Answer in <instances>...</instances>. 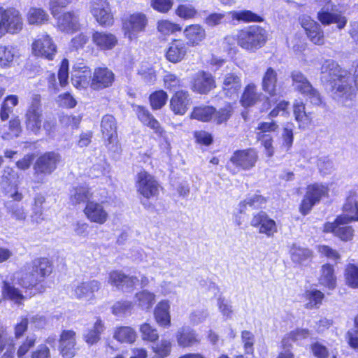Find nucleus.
Here are the masks:
<instances>
[{"instance_id":"nucleus-1","label":"nucleus","mask_w":358,"mask_h":358,"mask_svg":"<svg viewBox=\"0 0 358 358\" xmlns=\"http://www.w3.org/2000/svg\"><path fill=\"white\" fill-rule=\"evenodd\" d=\"M320 73L322 79L331 85L334 99L344 106H349L354 98L353 82L358 89V64L355 70V79L348 71L341 69L332 60L324 62Z\"/></svg>"},{"instance_id":"nucleus-2","label":"nucleus","mask_w":358,"mask_h":358,"mask_svg":"<svg viewBox=\"0 0 358 358\" xmlns=\"http://www.w3.org/2000/svg\"><path fill=\"white\" fill-rule=\"evenodd\" d=\"M23 28V17L18 9L0 6V38L6 34H18Z\"/></svg>"},{"instance_id":"nucleus-3","label":"nucleus","mask_w":358,"mask_h":358,"mask_svg":"<svg viewBox=\"0 0 358 358\" xmlns=\"http://www.w3.org/2000/svg\"><path fill=\"white\" fill-rule=\"evenodd\" d=\"M267 40L266 31L259 26H251L238 31L237 43L242 48L255 51L262 47Z\"/></svg>"},{"instance_id":"nucleus-4","label":"nucleus","mask_w":358,"mask_h":358,"mask_svg":"<svg viewBox=\"0 0 358 358\" xmlns=\"http://www.w3.org/2000/svg\"><path fill=\"white\" fill-rule=\"evenodd\" d=\"M353 220H358V216L350 212H345L338 216L334 222H327L324 226V231L333 233L343 241L351 240L354 235V230L347 224Z\"/></svg>"},{"instance_id":"nucleus-5","label":"nucleus","mask_w":358,"mask_h":358,"mask_svg":"<svg viewBox=\"0 0 358 358\" xmlns=\"http://www.w3.org/2000/svg\"><path fill=\"white\" fill-rule=\"evenodd\" d=\"M19 175L13 168L6 166L2 171L1 187L5 196L13 201L20 202L24 194L19 190Z\"/></svg>"},{"instance_id":"nucleus-6","label":"nucleus","mask_w":358,"mask_h":358,"mask_svg":"<svg viewBox=\"0 0 358 358\" xmlns=\"http://www.w3.org/2000/svg\"><path fill=\"white\" fill-rule=\"evenodd\" d=\"M60 161L61 155L55 152H47L38 157L34 164L37 182H43V176L54 172Z\"/></svg>"},{"instance_id":"nucleus-7","label":"nucleus","mask_w":358,"mask_h":358,"mask_svg":"<svg viewBox=\"0 0 358 358\" xmlns=\"http://www.w3.org/2000/svg\"><path fill=\"white\" fill-rule=\"evenodd\" d=\"M148 21L147 15L141 12H136L126 17L122 24L124 36L129 41L136 39L138 34L145 31Z\"/></svg>"},{"instance_id":"nucleus-8","label":"nucleus","mask_w":358,"mask_h":358,"mask_svg":"<svg viewBox=\"0 0 358 358\" xmlns=\"http://www.w3.org/2000/svg\"><path fill=\"white\" fill-rule=\"evenodd\" d=\"M159 183L155 177L148 172L143 170L138 172L136 176L137 192L145 199H150L159 194Z\"/></svg>"},{"instance_id":"nucleus-9","label":"nucleus","mask_w":358,"mask_h":358,"mask_svg":"<svg viewBox=\"0 0 358 358\" xmlns=\"http://www.w3.org/2000/svg\"><path fill=\"white\" fill-rule=\"evenodd\" d=\"M89 10L96 22L101 26H110L113 23V15L108 0H91Z\"/></svg>"},{"instance_id":"nucleus-10","label":"nucleus","mask_w":358,"mask_h":358,"mask_svg":"<svg viewBox=\"0 0 358 358\" xmlns=\"http://www.w3.org/2000/svg\"><path fill=\"white\" fill-rule=\"evenodd\" d=\"M43 120L41 96L34 94L25 114V124L27 129L36 134L39 131Z\"/></svg>"},{"instance_id":"nucleus-11","label":"nucleus","mask_w":358,"mask_h":358,"mask_svg":"<svg viewBox=\"0 0 358 358\" xmlns=\"http://www.w3.org/2000/svg\"><path fill=\"white\" fill-rule=\"evenodd\" d=\"M32 52L35 56L52 60L57 52L56 45L48 34H41L32 43Z\"/></svg>"},{"instance_id":"nucleus-12","label":"nucleus","mask_w":358,"mask_h":358,"mask_svg":"<svg viewBox=\"0 0 358 358\" xmlns=\"http://www.w3.org/2000/svg\"><path fill=\"white\" fill-rule=\"evenodd\" d=\"M299 20L308 38L313 43L317 45H322L324 44V31L319 23L308 15L301 16Z\"/></svg>"},{"instance_id":"nucleus-13","label":"nucleus","mask_w":358,"mask_h":358,"mask_svg":"<svg viewBox=\"0 0 358 358\" xmlns=\"http://www.w3.org/2000/svg\"><path fill=\"white\" fill-rule=\"evenodd\" d=\"M258 160V154L254 148L238 150L234 152L230 162L243 170H250L253 168Z\"/></svg>"},{"instance_id":"nucleus-14","label":"nucleus","mask_w":358,"mask_h":358,"mask_svg":"<svg viewBox=\"0 0 358 358\" xmlns=\"http://www.w3.org/2000/svg\"><path fill=\"white\" fill-rule=\"evenodd\" d=\"M101 287V283L96 280L79 282L73 287V296L82 301H91L95 299L94 293Z\"/></svg>"},{"instance_id":"nucleus-15","label":"nucleus","mask_w":358,"mask_h":358,"mask_svg":"<svg viewBox=\"0 0 358 358\" xmlns=\"http://www.w3.org/2000/svg\"><path fill=\"white\" fill-rule=\"evenodd\" d=\"M216 83L214 77L209 72L198 71L192 82V90L201 94H207L215 88Z\"/></svg>"},{"instance_id":"nucleus-16","label":"nucleus","mask_w":358,"mask_h":358,"mask_svg":"<svg viewBox=\"0 0 358 358\" xmlns=\"http://www.w3.org/2000/svg\"><path fill=\"white\" fill-rule=\"evenodd\" d=\"M138 282L136 276L127 275L121 271L115 270L108 273V283L122 291L131 290Z\"/></svg>"},{"instance_id":"nucleus-17","label":"nucleus","mask_w":358,"mask_h":358,"mask_svg":"<svg viewBox=\"0 0 358 358\" xmlns=\"http://www.w3.org/2000/svg\"><path fill=\"white\" fill-rule=\"evenodd\" d=\"M83 213L89 221L99 224H104L108 219V213L104 208L103 202L88 201Z\"/></svg>"},{"instance_id":"nucleus-18","label":"nucleus","mask_w":358,"mask_h":358,"mask_svg":"<svg viewBox=\"0 0 358 358\" xmlns=\"http://www.w3.org/2000/svg\"><path fill=\"white\" fill-rule=\"evenodd\" d=\"M115 76L112 71L106 67H99L94 69L90 87L94 90H100L112 85Z\"/></svg>"},{"instance_id":"nucleus-19","label":"nucleus","mask_w":358,"mask_h":358,"mask_svg":"<svg viewBox=\"0 0 358 358\" xmlns=\"http://www.w3.org/2000/svg\"><path fill=\"white\" fill-rule=\"evenodd\" d=\"M76 333L71 330L62 331L59 339V352L63 358H73L76 352Z\"/></svg>"},{"instance_id":"nucleus-20","label":"nucleus","mask_w":358,"mask_h":358,"mask_svg":"<svg viewBox=\"0 0 358 358\" xmlns=\"http://www.w3.org/2000/svg\"><path fill=\"white\" fill-rule=\"evenodd\" d=\"M92 72L89 67L83 64H78L73 66L71 82L77 89H85L90 85Z\"/></svg>"},{"instance_id":"nucleus-21","label":"nucleus","mask_w":358,"mask_h":358,"mask_svg":"<svg viewBox=\"0 0 358 358\" xmlns=\"http://www.w3.org/2000/svg\"><path fill=\"white\" fill-rule=\"evenodd\" d=\"M317 18L324 26L336 24L340 29L344 28L347 19L341 13L330 12L329 7L323 6L317 13Z\"/></svg>"},{"instance_id":"nucleus-22","label":"nucleus","mask_w":358,"mask_h":358,"mask_svg":"<svg viewBox=\"0 0 358 358\" xmlns=\"http://www.w3.org/2000/svg\"><path fill=\"white\" fill-rule=\"evenodd\" d=\"M191 103V99L187 91H177L170 99V108L176 115H184Z\"/></svg>"},{"instance_id":"nucleus-23","label":"nucleus","mask_w":358,"mask_h":358,"mask_svg":"<svg viewBox=\"0 0 358 358\" xmlns=\"http://www.w3.org/2000/svg\"><path fill=\"white\" fill-rule=\"evenodd\" d=\"M57 27L64 32L73 33L80 28L78 15L73 12H66L57 17Z\"/></svg>"},{"instance_id":"nucleus-24","label":"nucleus","mask_w":358,"mask_h":358,"mask_svg":"<svg viewBox=\"0 0 358 358\" xmlns=\"http://www.w3.org/2000/svg\"><path fill=\"white\" fill-rule=\"evenodd\" d=\"M93 43L101 50H109L115 47L118 40L116 36L107 31H95L92 36Z\"/></svg>"},{"instance_id":"nucleus-25","label":"nucleus","mask_w":358,"mask_h":358,"mask_svg":"<svg viewBox=\"0 0 358 358\" xmlns=\"http://www.w3.org/2000/svg\"><path fill=\"white\" fill-rule=\"evenodd\" d=\"M241 86V79L238 75L234 73H228L224 76L222 90L227 96L230 98L237 97Z\"/></svg>"},{"instance_id":"nucleus-26","label":"nucleus","mask_w":358,"mask_h":358,"mask_svg":"<svg viewBox=\"0 0 358 358\" xmlns=\"http://www.w3.org/2000/svg\"><path fill=\"white\" fill-rule=\"evenodd\" d=\"M171 305L168 300L160 301L154 309V317L157 324L162 327L168 328L171 324Z\"/></svg>"},{"instance_id":"nucleus-27","label":"nucleus","mask_w":358,"mask_h":358,"mask_svg":"<svg viewBox=\"0 0 358 358\" xmlns=\"http://www.w3.org/2000/svg\"><path fill=\"white\" fill-rule=\"evenodd\" d=\"M187 43L181 40H174L166 51V58L172 63L182 61L187 52Z\"/></svg>"},{"instance_id":"nucleus-28","label":"nucleus","mask_w":358,"mask_h":358,"mask_svg":"<svg viewBox=\"0 0 358 358\" xmlns=\"http://www.w3.org/2000/svg\"><path fill=\"white\" fill-rule=\"evenodd\" d=\"M184 36L187 41V45L195 46L203 41L206 33L205 29L199 24H192L187 26L183 31Z\"/></svg>"},{"instance_id":"nucleus-29","label":"nucleus","mask_w":358,"mask_h":358,"mask_svg":"<svg viewBox=\"0 0 358 358\" xmlns=\"http://www.w3.org/2000/svg\"><path fill=\"white\" fill-rule=\"evenodd\" d=\"M178 345L187 348L200 343L198 334L193 329L186 327L180 328L176 334Z\"/></svg>"},{"instance_id":"nucleus-30","label":"nucleus","mask_w":358,"mask_h":358,"mask_svg":"<svg viewBox=\"0 0 358 358\" xmlns=\"http://www.w3.org/2000/svg\"><path fill=\"white\" fill-rule=\"evenodd\" d=\"M133 108L137 114L138 118L143 124L149 127L156 133L162 134L163 132L159 122L145 108L141 106H133Z\"/></svg>"},{"instance_id":"nucleus-31","label":"nucleus","mask_w":358,"mask_h":358,"mask_svg":"<svg viewBox=\"0 0 358 358\" xmlns=\"http://www.w3.org/2000/svg\"><path fill=\"white\" fill-rule=\"evenodd\" d=\"M17 48L12 45L0 44V67L6 69L10 67L15 59L18 58Z\"/></svg>"},{"instance_id":"nucleus-32","label":"nucleus","mask_w":358,"mask_h":358,"mask_svg":"<svg viewBox=\"0 0 358 358\" xmlns=\"http://www.w3.org/2000/svg\"><path fill=\"white\" fill-rule=\"evenodd\" d=\"M26 19L29 25L41 26L50 19L45 10L38 7H31L26 13Z\"/></svg>"},{"instance_id":"nucleus-33","label":"nucleus","mask_w":358,"mask_h":358,"mask_svg":"<svg viewBox=\"0 0 358 358\" xmlns=\"http://www.w3.org/2000/svg\"><path fill=\"white\" fill-rule=\"evenodd\" d=\"M30 264L34 270L39 282L43 281L52 271V265L46 258L34 259Z\"/></svg>"},{"instance_id":"nucleus-34","label":"nucleus","mask_w":358,"mask_h":358,"mask_svg":"<svg viewBox=\"0 0 358 358\" xmlns=\"http://www.w3.org/2000/svg\"><path fill=\"white\" fill-rule=\"evenodd\" d=\"M318 280L320 285L330 289H334L336 285V277L333 266L328 264L322 265L320 268Z\"/></svg>"},{"instance_id":"nucleus-35","label":"nucleus","mask_w":358,"mask_h":358,"mask_svg":"<svg viewBox=\"0 0 358 358\" xmlns=\"http://www.w3.org/2000/svg\"><path fill=\"white\" fill-rule=\"evenodd\" d=\"M156 301L155 293L147 289L136 292L134 296V304L142 310H149Z\"/></svg>"},{"instance_id":"nucleus-36","label":"nucleus","mask_w":358,"mask_h":358,"mask_svg":"<svg viewBox=\"0 0 358 358\" xmlns=\"http://www.w3.org/2000/svg\"><path fill=\"white\" fill-rule=\"evenodd\" d=\"M293 108L294 115L299 127L306 128L310 125L312 121V114L306 111L305 105L302 102L296 101Z\"/></svg>"},{"instance_id":"nucleus-37","label":"nucleus","mask_w":358,"mask_h":358,"mask_svg":"<svg viewBox=\"0 0 358 358\" xmlns=\"http://www.w3.org/2000/svg\"><path fill=\"white\" fill-rule=\"evenodd\" d=\"M45 197L41 193L35 194L31 204V221L34 223H41L43 220V204Z\"/></svg>"},{"instance_id":"nucleus-38","label":"nucleus","mask_w":358,"mask_h":358,"mask_svg":"<svg viewBox=\"0 0 358 358\" xmlns=\"http://www.w3.org/2000/svg\"><path fill=\"white\" fill-rule=\"evenodd\" d=\"M17 280L24 287H30L39 282L31 264L24 266L19 273Z\"/></svg>"},{"instance_id":"nucleus-39","label":"nucleus","mask_w":358,"mask_h":358,"mask_svg":"<svg viewBox=\"0 0 358 358\" xmlns=\"http://www.w3.org/2000/svg\"><path fill=\"white\" fill-rule=\"evenodd\" d=\"M290 256L293 262L305 264L313 257V252L308 248H302L294 244L290 249Z\"/></svg>"},{"instance_id":"nucleus-40","label":"nucleus","mask_w":358,"mask_h":358,"mask_svg":"<svg viewBox=\"0 0 358 358\" xmlns=\"http://www.w3.org/2000/svg\"><path fill=\"white\" fill-rule=\"evenodd\" d=\"M277 80V72L271 67L268 68L262 78L263 90L273 95L276 90Z\"/></svg>"},{"instance_id":"nucleus-41","label":"nucleus","mask_w":358,"mask_h":358,"mask_svg":"<svg viewBox=\"0 0 358 358\" xmlns=\"http://www.w3.org/2000/svg\"><path fill=\"white\" fill-rule=\"evenodd\" d=\"M101 131L105 138L110 143L116 135L117 124L115 117L111 115H106L102 117L101 123Z\"/></svg>"},{"instance_id":"nucleus-42","label":"nucleus","mask_w":358,"mask_h":358,"mask_svg":"<svg viewBox=\"0 0 358 358\" xmlns=\"http://www.w3.org/2000/svg\"><path fill=\"white\" fill-rule=\"evenodd\" d=\"M291 78L293 87L301 94H304L308 90H311L312 85L301 71H294Z\"/></svg>"},{"instance_id":"nucleus-43","label":"nucleus","mask_w":358,"mask_h":358,"mask_svg":"<svg viewBox=\"0 0 358 358\" xmlns=\"http://www.w3.org/2000/svg\"><path fill=\"white\" fill-rule=\"evenodd\" d=\"M22 131L20 120L18 117L11 119L8 126H4L1 131V137L5 140L17 138Z\"/></svg>"},{"instance_id":"nucleus-44","label":"nucleus","mask_w":358,"mask_h":358,"mask_svg":"<svg viewBox=\"0 0 358 358\" xmlns=\"http://www.w3.org/2000/svg\"><path fill=\"white\" fill-rule=\"evenodd\" d=\"M266 203V199L262 195L253 194L248 196L240 203V212L243 213L248 208L252 209L262 208Z\"/></svg>"},{"instance_id":"nucleus-45","label":"nucleus","mask_w":358,"mask_h":358,"mask_svg":"<svg viewBox=\"0 0 358 358\" xmlns=\"http://www.w3.org/2000/svg\"><path fill=\"white\" fill-rule=\"evenodd\" d=\"M259 98V94L257 92V86L254 83L247 85L241 96V102L245 107H249L254 105Z\"/></svg>"},{"instance_id":"nucleus-46","label":"nucleus","mask_w":358,"mask_h":358,"mask_svg":"<svg viewBox=\"0 0 358 358\" xmlns=\"http://www.w3.org/2000/svg\"><path fill=\"white\" fill-rule=\"evenodd\" d=\"M215 112V108L210 106H200L193 108L191 113L192 119L202 122H208L213 119V115Z\"/></svg>"},{"instance_id":"nucleus-47","label":"nucleus","mask_w":358,"mask_h":358,"mask_svg":"<svg viewBox=\"0 0 358 358\" xmlns=\"http://www.w3.org/2000/svg\"><path fill=\"white\" fill-rule=\"evenodd\" d=\"M104 329L103 322L100 319H97L93 329L89 330L84 335L85 341L91 345L96 343L100 340V335L103 332Z\"/></svg>"},{"instance_id":"nucleus-48","label":"nucleus","mask_w":358,"mask_h":358,"mask_svg":"<svg viewBox=\"0 0 358 358\" xmlns=\"http://www.w3.org/2000/svg\"><path fill=\"white\" fill-rule=\"evenodd\" d=\"M113 337L119 342L132 343L136 341V333L130 327H120L116 329Z\"/></svg>"},{"instance_id":"nucleus-49","label":"nucleus","mask_w":358,"mask_h":358,"mask_svg":"<svg viewBox=\"0 0 358 358\" xmlns=\"http://www.w3.org/2000/svg\"><path fill=\"white\" fill-rule=\"evenodd\" d=\"M92 196V193L88 187L78 186L71 191L70 200L73 204L88 201Z\"/></svg>"},{"instance_id":"nucleus-50","label":"nucleus","mask_w":358,"mask_h":358,"mask_svg":"<svg viewBox=\"0 0 358 358\" xmlns=\"http://www.w3.org/2000/svg\"><path fill=\"white\" fill-rule=\"evenodd\" d=\"M310 335L308 329H296L286 334L282 341L284 348L291 345V342H297L303 339H306Z\"/></svg>"},{"instance_id":"nucleus-51","label":"nucleus","mask_w":358,"mask_h":358,"mask_svg":"<svg viewBox=\"0 0 358 358\" xmlns=\"http://www.w3.org/2000/svg\"><path fill=\"white\" fill-rule=\"evenodd\" d=\"M324 294L317 289L307 290L304 294L305 306L308 309L318 308L324 299Z\"/></svg>"},{"instance_id":"nucleus-52","label":"nucleus","mask_w":358,"mask_h":358,"mask_svg":"<svg viewBox=\"0 0 358 358\" xmlns=\"http://www.w3.org/2000/svg\"><path fill=\"white\" fill-rule=\"evenodd\" d=\"M328 187L322 184H313L308 185L306 194L310 199L318 203L322 197L327 196Z\"/></svg>"},{"instance_id":"nucleus-53","label":"nucleus","mask_w":358,"mask_h":358,"mask_svg":"<svg viewBox=\"0 0 358 358\" xmlns=\"http://www.w3.org/2000/svg\"><path fill=\"white\" fill-rule=\"evenodd\" d=\"M7 210L11 217L19 222H24L27 217V210L26 207L19 203L8 202Z\"/></svg>"},{"instance_id":"nucleus-54","label":"nucleus","mask_w":358,"mask_h":358,"mask_svg":"<svg viewBox=\"0 0 358 358\" xmlns=\"http://www.w3.org/2000/svg\"><path fill=\"white\" fill-rule=\"evenodd\" d=\"M157 29L163 36H170L178 31H180L182 27L179 24L169 20H160L157 22Z\"/></svg>"},{"instance_id":"nucleus-55","label":"nucleus","mask_w":358,"mask_h":358,"mask_svg":"<svg viewBox=\"0 0 358 358\" xmlns=\"http://www.w3.org/2000/svg\"><path fill=\"white\" fill-rule=\"evenodd\" d=\"M175 13L177 16L183 20H189L194 18L198 12L192 4L188 2H184L177 6Z\"/></svg>"},{"instance_id":"nucleus-56","label":"nucleus","mask_w":358,"mask_h":358,"mask_svg":"<svg viewBox=\"0 0 358 358\" xmlns=\"http://www.w3.org/2000/svg\"><path fill=\"white\" fill-rule=\"evenodd\" d=\"M344 277L347 285L352 289H358V266L351 264L347 265Z\"/></svg>"},{"instance_id":"nucleus-57","label":"nucleus","mask_w":358,"mask_h":358,"mask_svg":"<svg viewBox=\"0 0 358 358\" xmlns=\"http://www.w3.org/2000/svg\"><path fill=\"white\" fill-rule=\"evenodd\" d=\"M229 15L233 20L245 22H261L262 20L260 16L248 10L241 11H231L229 13Z\"/></svg>"},{"instance_id":"nucleus-58","label":"nucleus","mask_w":358,"mask_h":358,"mask_svg":"<svg viewBox=\"0 0 358 358\" xmlns=\"http://www.w3.org/2000/svg\"><path fill=\"white\" fill-rule=\"evenodd\" d=\"M149 99L152 108L159 110L166 104L168 95L164 90H157L150 95Z\"/></svg>"},{"instance_id":"nucleus-59","label":"nucleus","mask_w":358,"mask_h":358,"mask_svg":"<svg viewBox=\"0 0 358 358\" xmlns=\"http://www.w3.org/2000/svg\"><path fill=\"white\" fill-rule=\"evenodd\" d=\"M257 139L264 147L266 157H271L274 155V147L273 145V137L270 134L256 133Z\"/></svg>"},{"instance_id":"nucleus-60","label":"nucleus","mask_w":358,"mask_h":358,"mask_svg":"<svg viewBox=\"0 0 358 358\" xmlns=\"http://www.w3.org/2000/svg\"><path fill=\"white\" fill-rule=\"evenodd\" d=\"M171 348L172 343L167 339H162L159 342L152 346V351L162 358L169 356Z\"/></svg>"},{"instance_id":"nucleus-61","label":"nucleus","mask_w":358,"mask_h":358,"mask_svg":"<svg viewBox=\"0 0 358 358\" xmlns=\"http://www.w3.org/2000/svg\"><path fill=\"white\" fill-rule=\"evenodd\" d=\"M233 108L230 104L225 106L224 108L215 110L213 115V120L217 124L226 122L231 116Z\"/></svg>"},{"instance_id":"nucleus-62","label":"nucleus","mask_w":358,"mask_h":358,"mask_svg":"<svg viewBox=\"0 0 358 358\" xmlns=\"http://www.w3.org/2000/svg\"><path fill=\"white\" fill-rule=\"evenodd\" d=\"M139 330L144 341L155 342L159 338L157 330L148 323L141 324Z\"/></svg>"},{"instance_id":"nucleus-63","label":"nucleus","mask_w":358,"mask_h":358,"mask_svg":"<svg viewBox=\"0 0 358 358\" xmlns=\"http://www.w3.org/2000/svg\"><path fill=\"white\" fill-rule=\"evenodd\" d=\"M36 342V338L34 335L28 336L24 341L18 346L17 350V357L18 358L24 357L28 352L32 348Z\"/></svg>"},{"instance_id":"nucleus-64","label":"nucleus","mask_w":358,"mask_h":358,"mask_svg":"<svg viewBox=\"0 0 358 358\" xmlns=\"http://www.w3.org/2000/svg\"><path fill=\"white\" fill-rule=\"evenodd\" d=\"M108 166V164L105 159H100L91 166L89 171V176L91 178L101 177L106 173Z\"/></svg>"}]
</instances>
